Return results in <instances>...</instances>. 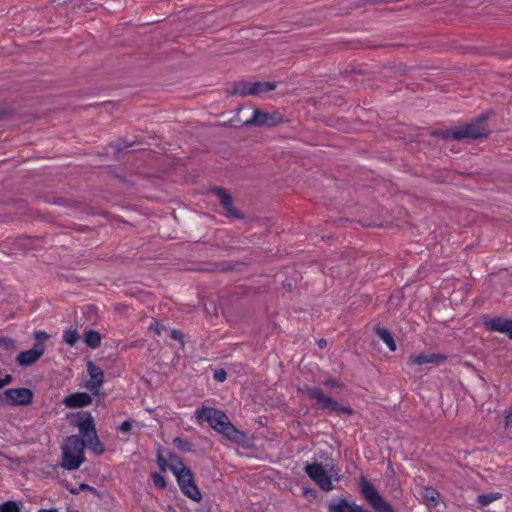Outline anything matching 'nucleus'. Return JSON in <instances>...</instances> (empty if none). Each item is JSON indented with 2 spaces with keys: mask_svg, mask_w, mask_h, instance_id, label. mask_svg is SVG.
Wrapping results in <instances>:
<instances>
[{
  "mask_svg": "<svg viewBox=\"0 0 512 512\" xmlns=\"http://www.w3.org/2000/svg\"><path fill=\"white\" fill-rule=\"evenodd\" d=\"M374 332L388 346L390 351H396L397 346L395 340L392 333L387 328L376 326Z\"/></svg>",
  "mask_w": 512,
  "mask_h": 512,
  "instance_id": "nucleus-19",
  "label": "nucleus"
},
{
  "mask_svg": "<svg viewBox=\"0 0 512 512\" xmlns=\"http://www.w3.org/2000/svg\"><path fill=\"white\" fill-rule=\"evenodd\" d=\"M196 418L200 422L206 421L212 429L234 443L243 444L247 438L244 432L231 423L226 413L217 408L202 407L196 411Z\"/></svg>",
  "mask_w": 512,
  "mask_h": 512,
  "instance_id": "nucleus-2",
  "label": "nucleus"
},
{
  "mask_svg": "<svg viewBox=\"0 0 512 512\" xmlns=\"http://www.w3.org/2000/svg\"><path fill=\"white\" fill-rule=\"evenodd\" d=\"M422 496L425 500L432 502L433 506H437L439 503V492L433 487H424Z\"/></svg>",
  "mask_w": 512,
  "mask_h": 512,
  "instance_id": "nucleus-26",
  "label": "nucleus"
},
{
  "mask_svg": "<svg viewBox=\"0 0 512 512\" xmlns=\"http://www.w3.org/2000/svg\"><path fill=\"white\" fill-rule=\"evenodd\" d=\"M33 397L34 393L29 388H10L4 391L3 402L9 406H28Z\"/></svg>",
  "mask_w": 512,
  "mask_h": 512,
  "instance_id": "nucleus-9",
  "label": "nucleus"
},
{
  "mask_svg": "<svg viewBox=\"0 0 512 512\" xmlns=\"http://www.w3.org/2000/svg\"><path fill=\"white\" fill-rule=\"evenodd\" d=\"M86 229H87V227H82V228H80L79 230H80V231H85Z\"/></svg>",
  "mask_w": 512,
  "mask_h": 512,
  "instance_id": "nucleus-46",
  "label": "nucleus"
},
{
  "mask_svg": "<svg viewBox=\"0 0 512 512\" xmlns=\"http://www.w3.org/2000/svg\"><path fill=\"white\" fill-rule=\"evenodd\" d=\"M111 146L117 151L120 152L128 147L132 146V143H128L127 141H124L122 139L114 142L111 144Z\"/></svg>",
  "mask_w": 512,
  "mask_h": 512,
  "instance_id": "nucleus-34",
  "label": "nucleus"
},
{
  "mask_svg": "<svg viewBox=\"0 0 512 512\" xmlns=\"http://www.w3.org/2000/svg\"><path fill=\"white\" fill-rule=\"evenodd\" d=\"M86 445L80 434L68 436L62 445L61 467L70 471L77 470L85 461Z\"/></svg>",
  "mask_w": 512,
  "mask_h": 512,
  "instance_id": "nucleus-4",
  "label": "nucleus"
},
{
  "mask_svg": "<svg viewBox=\"0 0 512 512\" xmlns=\"http://www.w3.org/2000/svg\"><path fill=\"white\" fill-rule=\"evenodd\" d=\"M371 4H380L384 2H389L390 0H368Z\"/></svg>",
  "mask_w": 512,
  "mask_h": 512,
  "instance_id": "nucleus-44",
  "label": "nucleus"
},
{
  "mask_svg": "<svg viewBox=\"0 0 512 512\" xmlns=\"http://www.w3.org/2000/svg\"><path fill=\"white\" fill-rule=\"evenodd\" d=\"M323 384L327 387H330V388H344V384L338 382L337 380L335 379H332V378H329V379H326Z\"/></svg>",
  "mask_w": 512,
  "mask_h": 512,
  "instance_id": "nucleus-36",
  "label": "nucleus"
},
{
  "mask_svg": "<svg viewBox=\"0 0 512 512\" xmlns=\"http://www.w3.org/2000/svg\"><path fill=\"white\" fill-rule=\"evenodd\" d=\"M168 460L170 461L169 463V469L172 471V467H175V471H179L181 468L183 467H187L182 458L180 456H178L176 453L174 452H169L168 454Z\"/></svg>",
  "mask_w": 512,
  "mask_h": 512,
  "instance_id": "nucleus-28",
  "label": "nucleus"
},
{
  "mask_svg": "<svg viewBox=\"0 0 512 512\" xmlns=\"http://www.w3.org/2000/svg\"><path fill=\"white\" fill-rule=\"evenodd\" d=\"M173 444L178 450L182 452H195L193 444L185 438L176 437L173 439Z\"/></svg>",
  "mask_w": 512,
  "mask_h": 512,
  "instance_id": "nucleus-25",
  "label": "nucleus"
},
{
  "mask_svg": "<svg viewBox=\"0 0 512 512\" xmlns=\"http://www.w3.org/2000/svg\"><path fill=\"white\" fill-rule=\"evenodd\" d=\"M46 349L45 343H35L30 350L22 351L16 357V361L20 366L28 367L39 360Z\"/></svg>",
  "mask_w": 512,
  "mask_h": 512,
  "instance_id": "nucleus-12",
  "label": "nucleus"
},
{
  "mask_svg": "<svg viewBox=\"0 0 512 512\" xmlns=\"http://www.w3.org/2000/svg\"><path fill=\"white\" fill-rule=\"evenodd\" d=\"M0 346L5 350H14L15 341L12 338L0 336Z\"/></svg>",
  "mask_w": 512,
  "mask_h": 512,
  "instance_id": "nucleus-32",
  "label": "nucleus"
},
{
  "mask_svg": "<svg viewBox=\"0 0 512 512\" xmlns=\"http://www.w3.org/2000/svg\"><path fill=\"white\" fill-rule=\"evenodd\" d=\"M23 503L19 500H8L0 504V512H22Z\"/></svg>",
  "mask_w": 512,
  "mask_h": 512,
  "instance_id": "nucleus-23",
  "label": "nucleus"
},
{
  "mask_svg": "<svg viewBox=\"0 0 512 512\" xmlns=\"http://www.w3.org/2000/svg\"><path fill=\"white\" fill-rule=\"evenodd\" d=\"M304 494H305V495L310 494L311 496H315V490H314V489H311V488L305 489V490H304Z\"/></svg>",
  "mask_w": 512,
  "mask_h": 512,
  "instance_id": "nucleus-42",
  "label": "nucleus"
},
{
  "mask_svg": "<svg viewBox=\"0 0 512 512\" xmlns=\"http://www.w3.org/2000/svg\"><path fill=\"white\" fill-rule=\"evenodd\" d=\"M212 192L218 197L221 206L226 211L225 215L227 217L234 219L244 218V215L234 207L233 198L225 188L216 186L212 188Z\"/></svg>",
  "mask_w": 512,
  "mask_h": 512,
  "instance_id": "nucleus-11",
  "label": "nucleus"
},
{
  "mask_svg": "<svg viewBox=\"0 0 512 512\" xmlns=\"http://www.w3.org/2000/svg\"><path fill=\"white\" fill-rule=\"evenodd\" d=\"M484 328L489 332H500L512 340V319L497 316L484 321Z\"/></svg>",
  "mask_w": 512,
  "mask_h": 512,
  "instance_id": "nucleus-13",
  "label": "nucleus"
},
{
  "mask_svg": "<svg viewBox=\"0 0 512 512\" xmlns=\"http://www.w3.org/2000/svg\"><path fill=\"white\" fill-rule=\"evenodd\" d=\"M304 471L321 490L328 492L334 489L332 475L328 474L321 463H307L304 467Z\"/></svg>",
  "mask_w": 512,
  "mask_h": 512,
  "instance_id": "nucleus-8",
  "label": "nucleus"
},
{
  "mask_svg": "<svg viewBox=\"0 0 512 512\" xmlns=\"http://www.w3.org/2000/svg\"><path fill=\"white\" fill-rule=\"evenodd\" d=\"M12 382H13V376L11 374H6L3 378H0V389L11 384Z\"/></svg>",
  "mask_w": 512,
  "mask_h": 512,
  "instance_id": "nucleus-38",
  "label": "nucleus"
},
{
  "mask_svg": "<svg viewBox=\"0 0 512 512\" xmlns=\"http://www.w3.org/2000/svg\"><path fill=\"white\" fill-rule=\"evenodd\" d=\"M157 465L161 472H165L169 468L167 459L162 455L161 449L157 451Z\"/></svg>",
  "mask_w": 512,
  "mask_h": 512,
  "instance_id": "nucleus-31",
  "label": "nucleus"
},
{
  "mask_svg": "<svg viewBox=\"0 0 512 512\" xmlns=\"http://www.w3.org/2000/svg\"><path fill=\"white\" fill-rule=\"evenodd\" d=\"M172 472L177 479L181 492L191 500L199 502L202 495L196 485L191 469L189 467H183L179 471H175V467H172Z\"/></svg>",
  "mask_w": 512,
  "mask_h": 512,
  "instance_id": "nucleus-7",
  "label": "nucleus"
},
{
  "mask_svg": "<svg viewBox=\"0 0 512 512\" xmlns=\"http://www.w3.org/2000/svg\"><path fill=\"white\" fill-rule=\"evenodd\" d=\"M505 419L507 424H512V408L509 409L507 415L505 416Z\"/></svg>",
  "mask_w": 512,
  "mask_h": 512,
  "instance_id": "nucleus-41",
  "label": "nucleus"
},
{
  "mask_svg": "<svg viewBox=\"0 0 512 512\" xmlns=\"http://www.w3.org/2000/svg\"><path fill=\"white\" fill-rule=\"evenodd\" d=\"M328 512H370L363 506L349 502L345 498L334 499L328 505Z\"/></svg>",
  "mask_w": 512,
  "mask_h": 512,
  "instance_id": "nucleus-15",
  "label": "nucleus"
},
{
  "mask_svg": "<svg viewBox=\"0 0 512 512\" xmlns=\"http://www.w3.org/2000/svg\"><path fill=\"white\" fill-rule=\"evenodd\" d=\"M35 343H45L44 341L49 338V335L45 331H36L34 333Z\"/></svg>",
  "mask_w": 512,
  "mask_h": 512,
  "instance_id": "nucleus-37",
  "label": "nucleus"
},
{
  "mask_svg": "<svg viewBox=\"0 0 512 512\" xmlns=\"http://www.w3.org/2000/svg\"><path fill=\"white\" fill-rule=\"evenodd\" d=\"M73 416L76 417L75 425L78 427L80 435L87 443L86 447L91 449L95 455H102L106 449L98 437L92 414L89 411H80Z\"/></svg>",
  "mask_w": 512,
  "mask_h": 512,
  "instance_id": "nucleus-3",
  "label": "nucleus"
},
{
  "mask_svg": "<svg viewBox=\"0 0 512 512\" xmlns=\"http://www.w3.org/2000/svg\"><path fill=\"white\" fill-rule=\"evenodd\" d=\"M501 497V493L498 492H491L486 494H480L477 497V504L479 508H484L491 504L493 501L499 499Z\"/></svg>",
  "mask_w": 512,
  "mask_h": 512,
  "instance_id": "nucleus-22",
  "label": "nucleus"
},
{
  "mask_svg": "<svg viewBox=\"0 0 512 512\" xmlns=\"http://www.w3.org/2000/svg\"><path fill=\"white\" fill-rule=\"evenodd\" d=\"M299 391L309 399L315 400L322 410H328L338 415L345 414L351 416L354 414V410L350 406L341 405L332 397L325 395L320 388L304 385L299 388Z\"/></svg>",
  "mask_w": 512,
  "mask_h": 512,
  "instance_id": "nucleus-5",
  "label": "nucleus"
},
{
  "mask_svg": "<svg viewBox=\"0 0 512 512\" xmlns=\"http://www.w3.org/2000/svg\"><path fill=\"white\" fill-rule=\"evenodd\" d=\"M197 512H210V508L208 506H201L197 509Z\"/></svg>",
  "mask_w": 512,
  "mask_h": 512,
  "instance_id": "nucleus-43",
  "label": "nucleus"
},
{
  "mask_svg": "<svg viewBox=\"0 0 512 512\" xmlns=\"http://www.w3.org/2000/svg\"><path fill=\"white\" fill-rule=\"evenodd\" d=\"M283 122V115L279 112H264L255 109L252 117L245 121V126L272 127Z\"/></svg>",
  "mask_w": 512,
  "mask_h": 512,
  "instance_id": "nucleus-10",
  "label": "nucleus"
},
{
  "mask_svg": "<svg viewBox=\"0 0 512 512\" xmlns=\"http://www.w3.org/2000/svg\"><path fill=\"white\" fill-rule=\"evenodd\" d=\"M360 493L376 512H395L392 506L379 494L374 485L365 477L359 482Z\"/></svg>",
  "mask_w": 512,
  "mask_h": 512,
  "instance_id": "nucleus-6",
  "label": "nucleus"
},
{
  "mask_svg": "<svg viewBox=\"0 0 512 512\" xmlns=\"http://www.w3.org/2000/svg\"><path fill=\"white\" fill-rule=\"evenodd\" d=\"M447 359V356L444 354L437 353H420L418 355H410L408 358V363L413 365H423V364H440Z\"/></svg>",
  "mask_w": 512,
  "mask_h": 512,
  "instance_id": "nucleus-17",
  "label": "nucleus"
},
{
  "mask_svg": "<svg viewBox=\"0 0 512 512\" xmlns=\"http://www.w3.org/2000/svg\"><path fill=\"white\" fill-rule=\"evenodd\" d=\"M251 86L252 82L241 80L232 83L231 86L226 89V92L231 96H248L251 95L249 92Z\"/></svg>",
  "mask_w": 512,
  "mask_h": 512,
  "instance_id": "nucleus-18",
  "label": "nucleus"
},
{
  "mask_svg": "<svg viewBox=\"0 0 512 512\" xmlns=\"http://www.w3.org/2000/svg\"><path fill=\"white\" fill-rule=\"evenodd\" d=\"M87 371L90 378L86 382V388L93 394H97L99 388L104 382L103 370L99 366L95 365L94 362L89 361L87 363Z\"/></svg>",
  "mask_w": 512,
  "mask_h": 512,
  "instance_id": "nucleus-14",
  "label": "nucleus"
},
{
  "mask_svg": "<svg viewBox=\"0 0 512 512\" xmlns=\"http://www.w3.org/2000/svg\"><path fill=\"white\" fill-rule=\"evenodd\" d=\"M92 397L86 392H75L69 394L63 399V404L67 408H83L92 404Z\"/></svg>",
  "mask_w": 512,
  "mask_h": 512,
  "instance_id": "nucleus-16",
  "label": "nucleus"
},
{
  "mask_svg": "<svg viewBox=\"0 0 512 512\" xmlns=\"http://www.w3.org/2000/svg\"><path fill=\"white\" fill-rule=\"evenodd\" d=\"M132 428V422L130 420L123 421L120 426L119 430L123 433H128Z\"/></svg>",
  "mask_w": 512,
  "mask_h": 512,
  "instance_id": "nucleus-39",
  "label": "nucleus"
},
{
  "mask_svg": "<svg viewBox=\"0 0 512 512\" xmlns=\"http://www.w3.org/2000/svg\"><path fill=\"white\" fill-rule=\"evenodd\" d=\"M81 491H89L93 495L97 496L99 499H102V493L98 491L95 487L90 486L89 484L81 483L77 488H69V492L73 495H77Z\"/></svg>",
  "mask_w": 512,
  "mask_h": 512,
  "instance_id": "nucleus-24",
  "label": "nucleus"
},
{
  "mask_svg": "<svg viewBox=\"0 0 512 512\" xmlns=\"http://www.w3.org/2000/svg\"><path fill=\"white\" fill-rule=\"evenodd\" d=\"M38 512H59L56 508L40 509Z\"/></svg>",
  "mask_w": 512,
  "mask_h": 512,
  "instance_id": "nucleus-45",
  "label": "nucleus"
},
{
  "mask_svg": "<svg viewBox=\"0 0 512 512\" xmlns=\"http://www.w3.org/2000/svg\"><path fill=\"white\" fill-rule=\"evenodd\" d=\"M169 337L175 341L180 342L182 346L184 345V335L180 330L171 329L169 332Z\"/></svg>",
  "mask_w": 512,
  "mask_h": 512,
  "instance_id": "nucleus-33",
  "label": "nucleus"
},
{
  "mask_svg": "<svg viewBox=\"0 0 512 512\" xmlns=\"http://www.w3.org/2000/svg\"><path fill=\"white\" fill-rule=\"evenodd\" d=\"M492 114V111L484 112L468 123L446 130H434L430 135L443 140L487 138L491 134L487 121Z\"/></svg>",
  "mask_w": 512,
  "mask_h": 512,
  "instance_id": "nucleus-1",
  "label": "nucleus"
},
{
  "mask_svg": "<svg viewBox=\"0 0 512 512\" xmlns=\"http://www.w3.org/2000/svg\"><path fill=\"white\" fill-rule=\"evenodd\" d=\"M213 378L218 382H224L227 378V372L222 368L217 369L214 371Z\"/></svg>",
  "mask_w": 512,
  "mask_h": 512,
  "instance_id": "nucleus-35",
  "label": "nucleus"
},
{
  "mask_svg": "<svg viewBox=\"0 0 512 512\" xmlns=\"http://www.w3.org/2000/svg\"><path fill=\"white\" fill-rule=\"evenodd\" d=\"M150 477H151L153 484L156 488L161 489V490H164L166 488V486H167L166 480L161 473L155 472V471L151 472Z\"/></svg>",
  "mask_w": 512,
  "mask_h": 512,
  "instance_id": "nucleus-29",
  "label": "nucleus"
},
{
  "mask_svg": "<svg viewBox=\"0 0 512 512\" xmlns=\"http://www.w3.org/2000/svg\"><path fill=\"white\" fill-rule=\"evenodd\" d=\"M101 340H102V336L96 330L90 329V330L86 331L84 334V342L91 349H96V348L100 347Z\"/></svg>",
  "mask_w": 512,
  "mask_h": 512,
  "instance_id": "nucleus-21",
  "label": "nucleus"
},
{
  "mask_svg": "<svg viewBox=\"0 0 512 512\" xmlns=\"http://www.w3.org/2000/svg\"><path fill=\"white\" fill-rule=\"evenodd\" d=\"M149 330L153 331L156 335L161 336L167 328L159 321L153 320L149 326Z\"/></svg>",
  "mask_w": 512,
  "mask_h": 512,
  "instance_id": "nucleus-30",
  "label": "nucleus"
},
{
  "mask_svg": "<svg viewBox=\"0 0 512 512\" xmlns=\"http://www.w3.org/2000/svg\"><path fill=\"white\" fill-rule=\"evenodd\" d=\"M79 338L80 335L76 329H68L63 333V341L70 346L75 345Z\"/></svg>",
  "mask_w": 512,
  "mask_h": 512,
  "instance_id": "nucleus-27",
  "label": "nucleus"
},
{
  "mask_svg": "<svg viewBox=\"0 0 512 512\" xmlns=\"http://www.w3.org/2000/svg\"><path fill=\"white\" fill-rule=\"evenodd\" d=\"M317 345L319 348H325L327 345V340L324 338H321L317 341Z\"/></svg>",
  "mask_w": 512,
  "mask_h": 512,
  "instance_id": "nucleus-40",
  "label": "nucleus"
},
{
  "mask_svg": "<svg viewBox=\"0 0 512 512\" xmlns=\"http://www.w3.org/2000/svg\"><path fill=\"white\" fill-rule=\"evenodd\" d=\"M276 86V82L256 81L252 82V86L250 87L251 89L249 92L251 93L252 96H257L262 93L274 90Z\"/></svg>",
  "mask_w": 512,
  "mask_h": 512,
  "instance_id": "nucleus-20",
  "label": "nucleus"
}]
</instances>
